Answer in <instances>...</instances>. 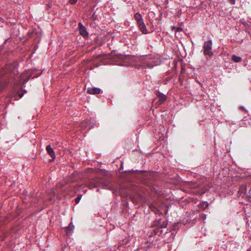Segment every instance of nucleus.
I'll return each instance as SVG.
<instances>
[{
  "instance_id": "1",
  "label": "nucleus",
  "mask_w": 251,
  "mask_h": 251,
  "mask_svg": "<svg viewBox=\"0 0 251 251\" xmlns=\"http://www.w3.org/2000/svg\"><path fill=\"white\" fill-rule=\"evenodd\" d=\"M17 68V63L16 62L7 64L3 69V72L5 74H11L15 75L18 74Z\"/></svg>"
},
{
  "instance_id": "2",
  "label": "nucleus",
  "mask_w": 251,
  "mask_h": 251,
  "mask_svg": "<svg viewBox=\"0 0 251 251\" xmlns=\"http://www.w3.org/2000/svg\"><path fill=\"white\" fill-rule=\"evenodd\" d=\"M101 185L102 187L106 188L105 184L102 182L101 179L99 178H95L91 179L88 183V186L90 189L97 187Z\"/></svg>"
},
{
  "instance_id": "3",
  "label": "nucleus",
  "mask_w": 251,
  "mask_h": 251,
  "mask_svg": "<svg viewBox=\"0 0 251 251\" xmlns=\"http://www.w3.org/2000/svg\"><path fill=\"white\" fill-rule=\"evenodd\" d=\"M212 42L211 40H208L204 42L203 45V54L205 55H208L211 57L213 55V52L212 51Z\"/></svg>"
},
{
  "instance_id": "4",
  "label": "nucleus",
  "mask_w": 251,
  "mask_h": 251,
  "mask_svg": "<svg viewBox=\"0 0 251 251\" xmlns=\"http://www.w3.org/2000/svg\"><path fill=\"white\" fill-rule=\"evenodd\" d=\"M141 63L142 66L145 68H152L154 66V61L152 59H149V57L141 58Z\"/></svg>"
},
{
  "instance_id": "5",
  "label": "nucleus",
  "mask_w": 251,
  "mask_h": 251,
  "mask_svg": "<svg viewBox=\"0 0 251 251\" xmlns=\"http://www.w3.org/2000/svg\"><path fill=\"white\" fill-rule=\"evenodd\" d=\"M167 226V221L166 220L160 219L159 220H156L154 222L153 226H157L159 228H165Z\"/></svg>"
},
{
  "instance_id": "6",
  "label": "nucleus",
  "mask_w": 251,
  "mask_h": 251,
  "mask_svg": "<svg viewBox=\"0 0 251 251\" xmlns=\"http://www.w3.org/2000/svg\"><path fill=\"white\" fill-rule=\"evenodd\" d=\"M156 95L157 96V99H158V100L156 102L157 105H161L166 100L167 97L163 94L159 92H157Z\"/></svg>"
},
{
  "instance_id": "7",
  "label": "nucleus",
  "mask_w": 251,
  "mask_h": 251,
  "mask_svg": "<svg viewBox=\"0 0 251 251\" xmlns=\"http://www.w3.org/2000/svg\"><path fill=\"white\" fill-rule=\"evenodd\" d=\"M78 29L80 34L83 37H87L88 36V33L86 30V27L81 23L78 24Z\"/></svg>"
},
{
  "instance_id": "8",
  "label": "nucleus",
  "mask_w": 251,
  "mask_h": 251,
  "mask_svg": "<svg viewBox=\"0 0 251 251\" xmlns=\"http://www.w3.org/2000/svg\"><path fill=\"white\" fill-rule=\"evenodd\" d=\"M101 90L97 87H88L87 89V93L92 95H96L100 93Z\"/></svg>"
},
{
  "instance_id": "9",
  "label": "nucleus",
  "mask_w": 251,
  "mask_h": 251,
  "mask_svg": "<svg viewBox=\"0 0 251 251\" xmlns=\"http://www.w3.org/2000/svg\"><path fill=\"white\" fill-rule=\"evenodd\" d=\"M155 227L154 228H153L151 231V233L149 235L151 237L153 235H158V236H160L162 234L163 232V230L161 229V228H159L157 226H155Z\"/></svg>"
},
{
  "instance_id": "10",
  "label": "nucleus",
  "mask_w": 251,
  "mask_h": 251,
  "mask_svg": "<svg viewBox=\"0 0 251 251\" xmlns=\"http://www.w3.org/2000/svg\"><path fill=\"white\" fill-rule=\"evenodd\" d=\"M137 25L143 33H144V34L147 33V30L146 27L145 26V25L143 22V20L142 21H140V22L137 23Z\"/></svg>"
},
{
  "instance_id": "11",
  "label": "nucleus",
  "mask_w": 251,
  "mask_h": 251,
  "mask_svg": "<svg viewBox=\"0 0 251 251\" xmlns=\"http://www.w3.org/2000/svg\"><path fill=\"white\" fill-rule=\"evenodd\" d=\"M46 150L52 159H54L55 158V152L50 145H48L46 147Z\"/></svg>"
},
{
  "instance_id": "12",
  "label": "nucleus",
  "mask_w": 251,
  "mask_h": 251,
  "mask_svg": "<svg viewBox=\"0 0 251 251\" xmlns=\"http://www.w3.org/2000/svg\"><path fill=\"white\" fill-rule=\"evenodd\" d=\"M150 207L151 210L154 212L155 214L159 215L162 214V212H160V211L155 206L151 205Z\"/></svg>"
},
{
  "instance_id": "13",
  "label": "nucleus",
  "mask_w": 251,
  "mask_h": 251,
  "mask_svg": "<svg viewBox=\"0 0 251 251\" xmlns=\"http://www.w3.org/2000/svg\"><path fill=\"white\" fill-rule=\"evenodd\" d=\"M8 82L5 80H0V91L3 90L7 85Z\"/></svg>"
},
{
  "instance_id": "14",
  "label": "nucleus",
  "mask_w": 251,
  "mask_h": 251,
  "mask_svg": "<svg viewBox=\"0 0 251 251\" xmlns=\"http://www.w3.org/2000/svg\"><path fill=\"white\" fill-rule=\"evenodd\" d=\"M134 18L135 19L136 21H137V23L140 21H142L143 20L142 18L141 15L138 13H135L134 14Z\"/></svg>"
},
{
  "instance_id": "15",
  "label": "nucleus",
  "mask_w": 251,
  "mask_h": 251,
  "mask_svg": "<svg viewBox=\"0 0 251 251\" xmlns=\"http://www.w3.org/2000/svg\"><path fill=\"white\" fill-rule=\"evenodd\" d=\"M232 60H233L235 62H240L242 61V58L241 57L236 56L235 55H233L232 56Z\"/></svg>"
},
{
  "instance_id": "16",
  "label": "nucleus",
  "mask_w": 251,
  "mask_h": 251,
  "mask_svg": "<svg viewBox=\"0 0 251 251\" xmlns=\"http://www.w3.org/2000/svg\"><path fill=\"white\" fill-rule=\"evenodd\" d=\"M199 207L202 209H205L208 206V203L206 201H203L199 205Z\"/></svg>"
},
{
  "instance_id": "17",
  "label": "nucleus",
  "mask_w": 251,
  "mask_h": 251,
  "mask_svg": "<svg viewBox=\"0 0 251 251\" xmlns=\"http://www.w3.org/2000/svg\"><path fill=\"white\" fill-rule=\"evenodd\" d=\"M74 228V226H73L72 223H70L69 226L67 227V231H72Z\"/></svg>"
},
{
  "instance_id": "18",
  "label": "nucleus",
  "mask_w": 251,
  "mask_h": 251,
  "mask_svg": "<svg viewBox=\"0 0 251 251\" xmlns=\"http://www.w3.org/2000/svg\"><path fill=\"white\" fill-rule=\"evenodd\" d=\"M246 189V188L245 186H242L240 187V188L239 189V193H243L245 192Z\"/></svg>"
},
{
  "instance_id": "19",
  "label": "nucleus",
  "mask_w": 251,
  "mask_h": 251,
  "mask_svg": "<svg viewBox=\"0 0 251 251\" xmlns=\"http://www.w3.org/2000/svg\"><path fill=\"white\" fill-rule=\"evenodd\" d=\"M81 197H82V195H78L77 196V198L75 199V201L76 203H78L80 201V200L81 198Z\"/></svg>"
},
{
  "instance_id": "20",
  "label": "nucleus",
  "mask_w": 251,
  "mask_h": 251,
  "mask_svg": "<svg viewBox=\"0 0 251 251\" xmlns=\"http://www.w3.org/2000/svg\"><path fill=\"white\" fill-rule=\"evenodd\" d=\"M77 1V0H69V2L72 4L76 3Z\"/></svg>"
},
{
  "instance_id": "21",
  "label": "nucleus",
  "mask_w": 251,
  "mask_h": 251,
  "mask_svg": "<svg viewBox=\"0 0 251 251\" xmlns=\"http://www.w3.org/2000/svg\"><path fill=\"white\" fill-rule=\"evenodd\" d=\"M229 1H230V3H231L232 4H235V0H229Z\"/></svg>"
},
{
  "instance_id": "22",
  "label": "nucleus",
  "mask_w": 251,
  "mask_h": 251,
  "mask_svg": "<svg viewBox=\"0 0 251 251\" xmlns=\"http://www.w3.org/2000/svg\"><path fill=\"white\" fill-rule=\"evenodd\" d=\"M168 213V208L167 207H165V214H167Z\"/></svg>"
},
{
  "instance_id": "23",
  "label": "nucleus",
  "mask_w": 251,
  "mask_h": 251,
  "mask_svg": "<svg viewBox=\"0 0 251 251\" xmlns=\"http://www.w3.org/2000/svg\"><path fill=\"white\" fill-rule=\"evenodd\" d=\"M23 94H21V95H20V98H22V97H23Z\"/></svg>"
},
{
  "instance_id": "24",
  "label": "nucleus",
  "mask_w": 251,
  "mask_h": 251,
  "mask_svg": "<svg viewBox=\"0 0 251 251\" xmlns=\"http://www.w3.org/2000/svg\"><path fill=\"white\" fill-rule=\"evenodd\" d=\"M48 6H49V7H50V5H48Z\"/></svg>"
}]
</instances>
